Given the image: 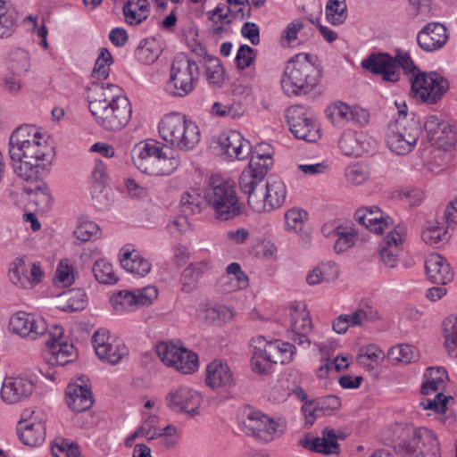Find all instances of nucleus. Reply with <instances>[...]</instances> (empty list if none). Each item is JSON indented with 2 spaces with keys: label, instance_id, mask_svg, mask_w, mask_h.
<instances>
[{
  "label": "nucleus",
  "instance_id": "nucleus-6",
  "mask_svg": "<svg viewBox=\"0 0 457 457\" xmlns=\"http://www.w3.org/2000/svg\"><path fill=\"white\" fill-rule=\"evenodd\" d=\"M98 101L89 109L96 122L108 131L123 129L131 118L132 109L129 99H120L113 104H104Z\"/></svg>",
  "mask_w": 457,
  "mask_h": 457
},
{
  "label": "nucleus",
  "instance_id": "nucleus-1",
  "mask_svg": "<svg viewBox=\"0 0 457 457\" xmlns=\"http://www.w3.org/2000/svg\"><path fill=\"white\" fill-rule=\"evenodd\" d=\"M320 71L310 60V54H299L291 58L285 67L281 87L288 96H303L319 84Z\"/></svg>",
  "mask_w": 457,
  "mask_h": 457
},
{
  "label": "nucleus",
  "instance_id": "nucleus-49",
  "mask_svg": "<svg viewBox=\"0 0 457 457\" xmlns=\"http://www.w3.org/2000/svg\"><path fill=\"white\" fill-rule=\"evenodd\" d=\"M17 26V14L14 10L6 8L4 0H0V37H7Z\"/></svg>",
  "mask_w": 457,
  "mask_h": 457
},
{
  "label": "nucleus",
  "instance_id": "nucleus-54",
  "mask_svg": "<svg viewBox=\"0 0 457 457\" xmlns=\"http://www.w3.org/2000/svg\"><path fill=\"white\" fill-rule=\"evenodd\" d=\"M93 273L96 279L102 284H114L118 278L113 270L112 265L104 260H98L93 266Z\"/></svg>",
  "mask_w": 457,
  "mask_h": 457
},
{
  "label": "nucleus",
  "instance_id": "nucleus-45",
  "mask_svg": "<svg viewBox=\"0 0 457 457\" xmlns=\"http://www.w3.org/2000/svg\"><path fill=\"white\" fill-rule=\"evenodd\" d=\"M333 233L337 237L334 245L337 253H343L354 245L357 233L353 226L340 225L333 230Z\"/></svg>",
  "mask_w": 457,
  "mask_h": 457
},
{
  "label": "nucleus",
  "instance_id": "nucleus-50",
  "mask_svg": "<svg viewBox=\"0 0 457 457\" xmlns=\"http://www.w3.org/2000/svg\"><path fill=\"white\" fill-rule=\"evenodd\" d=\"M201 315L207 323H223L231 318V312L223 305L205 304L203 307Z\"/></svg>",
  "mask_w": 457,
  "mask_h": 457
},
{
  "label": "nucleus",
  "instance_id": "nucleus-27",
  "mask_svg": "<svg viewBox=\"0 0 457 457\" xmlns=\"http://www.w3.org/2000/svg\"><path fill=\"white\" fill-rule=\"evenodd\" d=\"M428 278L436 284L445 285L453 278V273L446 260L438 253H431L425 262Z\"/></svg>",
  "mask_w": 457,
  "mask_h": 457
},
{
  "label": "nucleus",
  "instance_id": "nucleus-17",
  "mask_svg": "<svg viewBox=\"0 0 457 457\" xmlns=\"http://www.w3.org/2000/svg\"><path fill=\"white\" fill-rule=\"evenodd\" d=\"M63 328L61 326L54 325L47 336L48 338L45 341L51 354L49 362L53 365L64 366L72 361L77 356L73 345L61 342Z\"/></svg>",
  "mask_w": 457,
  "mask_h": 457
},
{
  "label": "nucleus",
  "instance_id": "nucleus-26",
  "mask_svg": "<svg viewBox=\"0 0 457 457\" xmlns=\"http://www.w3.org/2000/svg\"><path fill=\"white\" fill-rule=\"evenodd\" d=\"M335 430L330 428H325L322 430L321 437H313L306 435L304 438L299 440V445L311 451L321 453H332L338 448Z\"/></svg>",
  "mask_w": 457,
  "mask_h": 457
},
{
  "label": "nucleus",
  "instance_id": "nucleus-9",
  "mask_svg": "<svg viewBox=\"0 0 457 457\" xmlns=\"http://www.w3.org/2000/svg\"><path fill=\"white\" fill-rule=\"evenodd\" d=\"M242 426L246 435L262 442H270L282 432L278 421L260 411L252 409L245 411Z\"/></svg>",
  "mask_w": 457,
  "mask_h": 457
},
{
  "label": "nucleus",
  "instance_id": "nucleus-32",
  "mask_svg": "<svg viewBox=\"0 0 457 457\" xmlns=\"http://www.w3.org/2000/svg\"><path fill=\"white\" fill-rule=\"evenodd\" d=\"M120 262L128 272L141 277L147 275L152 268L148 260L142 257L137 250H130L129 247H123L121 249Z\"/></svg>",
  "mask_w": 457,
  "mask_h": 457
},
{
  "label": "nucleus",
  "instance_id": "nucleus-33",
  "mask_svg": "<svg viewBox=\"0 0 457 457\" xmlns=\"http://www.w3.org/2000/svg\"><path fill=\"white\" fill-rule=\"evenodd\" d=\"M295 353V346L288 342H269L262 349V356L270 363H289Z\"/></svg>",
  "mask_w": 457,
  "mask_h": 457
},
{
  "label": "nucleus",
  "instance_id": "nucleus-18",
  "mask_svg": "<svg viewBox=\"0 0 457 457\" xmlns=\"http://www.w3.org/2000/svg\"><path fill=\"white\" fill-rule=\"evenodd\" d=\"M214 143L220 154L237 160L246 159L252 152L251 144L245 139L240 132L229 130L217 137Z\"/></svg>",
  "mask_w": 457,
  "mask_h": 457
},
{
  "label": "nucleus",
  "instance_id": "nucleus-40",
  "mask_svg": "<svg viewBox=\"0 0 457 457\" xmlns=\"http://www.w3.org/2000/svg\"><path fill=\"white\" fill-rule=\"evenodd\" d=\"M427 381L422 384L421 393L423 395H429L430 393L437 392L445 387L447 373L443 368H428L425 373Z\"/></svg>",
  "mask_w": 457,
  "mask_h": 457
},
{
  "label": "nucleus",
  "instance_id": "nucleus-4",
  "mask_svg": "<svg viewBox=\"0 0 457 457\" xmlns=\"http://www.w3.org/2000/svg\"><path fill=\"white\" fill-rule=\"evenodd\" d=\"M247 195V203L255 212H270L280 207L286 199V186L281 179L271 176L268 179L265 187L261 184L253 189L241 190Z\"/></svg>",
  "mask_w": 457,
  "mask_h": 457
},
{
  "label": "nucleus",
  "instance_id": "nucleus-55",
  "mask_svg": "<svg viewBox=\"0 0 457 457\" xmlns=\"http://www.w3.org/2000/svg\"><path fill=\"white\" fill-rule=\"evenodd\" d=\"M224 68L218 58H209L207 60L205 77L209 84L220 87L225 79Z\"/></svg>",
  "mask_w": 457,
  "mask_h": 457
},
{
  "label": "nucleus",
  "instance_id": "nucleus-36",
  "mask_svg": "<svg viewBox=\"0 0 457 457\" xmlns=\"http://www.w3.org/2000/svg\"><path fill=\"white\" fill-rule=\"evenodd\" d=\"M163 146H158V153L154 165L153 176H168L170 175L179 165V160L173 156L171 150H164Z\"/></svg>",
  "mask_w": 457,
  "mask_h": 457
},
{
  "label": "nucleus",
  "instance_id": "nucleus-7",
  "mask_svg": "<svg viewBox=\"0 0 457 457\" xmlns=\"http://www.w3.org/2000/svg\"><path fill=\"white\" fill-rule=\"evenodd\" d=\"M409 81L413 97L428 104H436L449 89L448 81L436 72L420 71Z\"/></svg>",
  "mask_w": 457,
  "mask_h": 457
},
{
  "label": "nucleus",
  "instance_id": "nucleus-63",
  "mask_svg": "<svg viewBox=\"0 0 457 457\" xmlns=\"http://www.w3.org/2000/svg\"><path fill=\"white\" fill-rule=\"evenodd\" d=\"M387 356L391 361L405 363L411 362L415 358L413 349L409 345H400L391 347Z\"/></svg>",
  "mask_w": 457,
  "mask_h": 457
},
{
  "label": "nucleus",
  "instance_id": "nucleus-44",
  "mask_svg": "<svg viewBox=\"0 0 457 457\" xmlns=\"http://www.w3.org/2000/svg\"><path fill=\"white\" fill-rule=\"evenodd\" d=\"M200 129L198 126L191 121L184 130L180 132L177 141L174 142L172 146H175L182 151H188L193 149L200 141Z\"/></svg>",
  "mask_w": 457,
  "mask_h": 457
},
{
  "label": "nucleus",
  "instance_id": "nucleus-59",
  "mask_svg": "<svg viewBox=\"0 0 457 457\" xmlns=\"http://www.w3.org/2000/svg\"><path fill=\"white\" fill-rule=\"evenodd\" d=\"M422 239L426 244L437 245L448 241L449 236L443 226H428L422 232Z\"/></svg>",
  "mask_w": 457,
  "mask_h": 457
},
{
  "label": "nucleus",
  "instance_id": "nucleus-34",
  "mask_svg": "<svg viewBox=\"0 0 457 457\" xmlns=\"http://www.w3.org/2000/svg\"><path fill=\"white\" fill-rule=\"evenodd\" d=\"M233 375L225 362L213 361L207 366L206 383L212 388L230 387L233 385Z\"/></svg>",
  "mask_w": 457,
  "mask_h": 457
},
{
  "label": "nucleus",
  "instance_id": "nucleus-57",
  "mask_svg": "<svg viewBox=\"0 0 457 457\" xmlns=\"http://www.w3.org/2000/svg\"><path fill=\"white\" fill-rule=\"evenodd\" d=\"M10 68L14 74L21 75L29 71V54L23 48H15L10 53Z\"/></svg>",
  "mask_w": 457,
  "mask_h": 457
},
{
  "label": "nucleus",
  "instance_id": "nucleus-35",
  "mask_svg": "<svg viewBox=\"0 0 457 457\" xmlns=\"http://www.w3.org/2000/svg\"><path fill=\"white\" fill-rule=\"evenodd\" d=\"M2 399L8 403H15L26 397V380L21 378H8L3 382Z\"/></svg>",
  "mask_w": 457,
  "mask_h": 457
},
{
  "label": "nucleus",
  "instance_id": "nucleus-42",
  "mask_svg": "<svg viewBox=\"0 0 457 457\" xmlns=\"http://www.w3.org/2000/svg\"><path fill=\"white\" fill-rule=\"evenodd\" d=\"M27 255L17 257L11 263L9 269V278L11 282L18 287L26 288L29 283V276L27 275Z\"/></svg>",
  "mask_w": 457,
  "mask_h": 457
},
{
  "label": "nucleus",
  "instance_id": "nucleus-58",
  "mask_svg": "<svg viewBox=\"0 0 457 457\" xmlns=\"http://www.w3.org/2000/svg\"><path fill=\"white\" fill-rule=\"evenodd\" d=\"M159 422V417L154 414L146 416L143 423L137 428L138 433H141V436H144L146 440L151 441L162 436L161 428L157 426Z\"/></svg>",
  "mask_w": 457,
  "mask_h": 457
},
{
  "label": "nucleus",
  "instance_id": "nucleus-16",
  "mask_svg": "<svg viewBox=\"0 0 457 457\" xmlns=\"http://www.w3.org/2000/svg\"><path fill=\"white\" fill-rule=\"evenodd\" d=\"M405 238L406 228L400 224L390 229L384 237L378 252L380 261L386 267L395 268L397 265Z\"/></svg>",
  "mask_w": 457,
  "mask_h": 457
},
{
  "label": "nucleus",
  "instance_id": "nucleus-23",
  "mask_svg": "<svg viewBox=\"0 0 457 457\" xmlns=\"http://www.w3.org/2000/svg\"><path fill=\"white\" fill-rule=\"evenodd\" d=\"M272 165V159H263L252 155L248 168L245 169L239 178L240 189H249L259 186Z\"/></svg>",
  "mask_w": 457,
  "mask_h": 457
},
{
  "label": "nucleus",
  "instance_id": "nucleus-30",
  "mask_svg": "<svg viewBox=\"0 0 457 457\" xmlns=\"http://www.w3.org/2000/svg\"><path fill=\"white\" fill-rule=\"evenodd\" d=\"M66 403L73 411H86L94 403L92 392L87 386L71 383L66 388Z\"/></svg>",
  "mask_w": 457,
  "mask_h": 457
},
{
  "label": "nucleus",
  "instance_id": "nucleus-46",
  "mask_svg": "<svg viewBox=\"0 0 457 457\" xmlns=\"http://www.w3.org/2000/svg\"><path fill=\"white\" fill-rule=\"evenodd\" d=\"M445 347L449 355L457 357V317H448L443 323Z\"/></svg>",
  "mask_w": 457,
  "mask_h": 457
},
{
  "label": "nucleus",
  "instance_id": "nucleus-60",
  "mask_svg": "<svg viewBox=\"0 0 457 457\" xmlns=\"http://www.w3.org/2000/svg\"><path fill=\"white\" fill-rule=\"evenodd\" d=\"M328 118L337 126H340L343 121H349L350 115L352 114V108L344 103H336L329 106L326 111Z\"/></svg>",
  "mask_w": 457,
  "mask_h": 457
},
{
  "label": "nucleus",
  "instance_id": "nucleus-14",
  "mask_svg": "<svg viewBox=\"0 0 457 457\" xmlns=\"http://www.w3.org/2000/svg\"><path fill=\"white\" fill-rule=\"evenodd\" d=\"M426 139L431 145L445 151L452 149L456 142V134L453 126L438 118L431 115L424 123Z\"/></svg>",
  "mask_w": 457,
  "mask_h": 457
},
{
  "label": "nucleus",
  "instance_id": "nucleus-10",
  "mask_svg": "<svg viewBox=\"0 0 457 457\" xmlns=\"http://www.w3.org/2000/svg\"><path fill=\"white\" fill-rule=\"evenodd\" d=\"M409 457H440L439 443L435 433L424 427L416 428L412 437L398 444Z\"/></svg>",
  "mask_w": 457,
  "mask_h": 457
},
{
  "label": "nucleus",
  "instance_id": "nucleus-37",
  "mask_svg": "<svg viewBox=\"0 0 457 457\" xmlns=\"http://www.w3.org/2000/svg\"><path fill=\"white\" fill-rule=\"evenodd\" d=\"M87 296L82 289L73 288L60 295V309L64 312H78L87 305Z\"/></svg>",
  "mask_w": 457,
  "mask_h": 457
},
{
  "label": "nucleus",
  "instance_id": "nucleus-25",
  "mask_svg": "<svg viewBox=\"0 0 457 457\" xmlns=\"http://www.w3.org/2000/svg\"><path fill=\"white\" fill-rule=\"evenodd\" d=\"M54 153L52 145L30 149V179L46 177L51 170Z\"/></svg>",
  "mask_w": 457,
  "mask_h": 457
},
{
  "label": "nucleus",
  "instance_id": "nucleus-38",
  "mask_svg": "<svg viewBox=\"0 0 457 457\" xmlns=\"http://www.w3.org/2000/svg\"><path fill=\"white\" fill-rule=\"evenodd\" d=\"M306 25L303 19H297L287 24L280 37L281 44L295 46L307 39L308 34L303 32Z\"/></svg>",
  "mask_w": 457,
  "mask_h": 457
},
{
  "label": "nucleus",
  "instance_id": "nucleus-15",
  "mask_svg": "<svg viewBox=\"0 0 457 457\" xmlns=\"http://www.w3.org/2000/svg\"><path fill=\"white\" fill-rule=\"evenodd\" d=\"M167 406L175 412L195 416L202 402L201 395L186 386H180L170 391L165 396Z\"/></svg>",
  "mask_w": 457,
  "mask_h": 457
},
{
  "label": "nucleus",
  "instance_id": "nucleus-13",
  "mask_svg": "<svg viewBox=\"0 0 457 457\" xmlns=\"http://www.w3.org/2000/svg\"><path fill=\"white\" fill-rule=\"evenodd\" d=\"M92 344L97 357L108 364L116 365L129 356L128 347L120 340L112 338L104 328L94 333Z\"/></svg>",
  "mask_w": 457,
  "mask_h": 457
},
{
  "label": "nucleus",
  "instance_id": "nucleus-8",
  "mask_svg": "<svg viewBox=\"0 0 457 457\" xmlns=\"http://www.w3.org/2000/svg\"><path fill=\"white\" fill-rule=\"evenodd\" d=\"M157 355L162 361L183 374L195 372L198 368V356L182 345L173 343H160L156 346Z\"/></svg>",
  "mask_w": 457,
  "mask_h": 457
},
{
  "label": "nucleus",
  "instance_id": "nucleus-2",
  "mask_svg": "<svg viewBox=\"0 0 457 457\" xmlns=\"http://www.w3.org/2000/svg\"><path fill=\"white\" fill-rule=\"evenodd\" d=\"M204 199L220 220H231L242 212L234 183L219 176L210 178Z\"/></svg>",
  "mask_w": 457,
  "mask_h": 457
},
{
  "label": "nucleus",
  "instance_id": "nucleus-12",
  "mask_svg": "<svg viewBox=\"0 0 457 457\" xmlns=\"http://www.w3.org/2000/svg\"><path fill=\"white\" fill-rule=\"evenodd\" d=\"M29 148V125L15 129L9 140V154L14 173L24 181H29V161L26 150Z\"/></svg>",
  "mask_w": 457,
  "mask_h": 457
},
{
  "label": "nucleus",
  "instance_id": "nucleus-53",
  "mask_svg": "<svg viewBox=\"0 0 457 457\" xmlns=\"http://www.w3.org/2000/svg\"><path fill=\"white\" fill-rule=\"evenodd\" d=\"M112 62L113 59L110 51L105 47H102L92 71V76L97 79H107L110 73V66Z\"/></svg>",
  "mask_w": 457,
  "mask_h": 457
},
{
  "label": "nucleus",
  "instance_id": "nucleus-21",
  "mask_svg": "<svg viewBox=\"0 0 457 457\" xmlns=\"http://www.w3.org/2000/svg\"><path fill=\"white\" fill-rule=\"evenodd\" d=\"M376 140L363 132H345L339 140V148L347 156L360 157L376 149Z\"/></svg>",
  "mask_w": 457,
  "mask_h": 457
},
{
  "label": "nucleus",
  "instance_id": "nucleus-20",
  "mask_svg": "<svg viewBox=\"0 0 457 457\" xmlns=\"http://www.w3.org/2000/svg\"><path fill=\"white\" fill-rule=\"evenodd\" d=\"M291 331L289 338L299 346L304 349L309 348L311 340L308 336L312 330V322L310 313L303 306H294L290 309Z\"/></svg>",
  "mask_w": 457,
  "mask_h": 457
},
{
  "label": "nucleus",
  "instance_id": "nucleus-51",
  "mask_svg": "<svg viewBox=\"0 0 457 457\" xmlns=\"http://www.w3.org/2000/svg\"><path fill=\"white\" fill-rule=\"evenodd\" d=\"M30 202H33L37 207V212H46L52 202V195L46 184L41 182L34 188L30 187Z\"/></svg>",
  "mask_w": 457,
  "mask_h": 457
},
{
  "label": "nucleus",
  "instance_id": "nucleus-29",
  "mask_svg": "<svg viewBox=\"0 0 457 457\" xmlns=\"http://www.w3.org/2000/svg\"><path fill=\"white\" fill-rule=\"evenodd\" d=\"M192 120H187L180 113H171L166 115L159 123L158 130L161 137L170 145H173L174 142L179 137L180 132L189 125Z\"/></svg>",
  "mask_w": 457,
  "mask_h": 457
},
{
  "label": "nucleus",
  "instance_id": "nucleus-22",
  "mask_svg": "<svg viewBox=\"0 0 457 457\" xmlns=\"http://www.w3.org/2000/svg\"><path fill=\"white\" fill-rule=\"evenodd\" d=\"M354 219L376 234H383L386 230L394 228L392 219L385 216L378 207L358 209L354 213Z\"/></svg>",
  "mask_w": 457,
  "mask_h": 457
},
{
  "label": "nucleus",
  "instance_id": "nucleus-31",
  "mask_svg": "<svg viewBox=\"0 0 457 457\" xmlns=\"http://www.w3.org/2000/svg\"><path fill=\"white\" fill-rule=\"evenodd\" d=\"M120 88L114 84H104L97 83L94 84L89 89L88 94V107L92 109V106L96 102L104 103V104L112 105L120 99H128L125 96L120 94Z\"/></svg>",
  "mask_w": 457,
  "mask_h": 457
},
{
  "label": "nucleus",
  "instance_id": "nucleus-11",
  "mask_svg": "<svg viewBox=\"0 0 457 457\" xmlns=\"http://www.w3.org/2000/svg\"><path fill=\"white\" fill-rule=\"evenodd\" d=\"M286 116L290 130L296 138L307 142H316L320 138L319 125L303 106L289 107Z\"/></svg>",
  "mask_w": 457,
  "mask_h": 457
},
{
  "label": "nucleus",
  "instance_id": "nucleus-28",
  "mask_svg": "<svg viewBox=\"0 0 457 457\" xmlns=\"http://www.w3.org/2000/svg\"><path fill=\"white\" fill-rule=\"evenodd\" d=\"M157 153V145L140 142L131 150L132 162L141 172L154 175V165Z\"/></svg>",
  "mask_w": 457,
  "mask_h": 457
},
{
  "label": "nucleus",
  "instance_id": "nucleus-56",
  "mask_svg": "<svg viewBox=\"0 0 457 457\" xmlns=\"http://www.w3.org/2000/svg\"><path fill=\"white\" fill-rule=\"evenodd\" d=\"M382 356L383 353L377 345H370L360 349L357 361L360 365L371 370L382 359Z\"/></svg>",
  "mask_w": 457,
  "mask_h": 457
},
{
  "label": "nucleus",
  "instance_id": "nucleus-41",
  "mask_svg": "<svg viewBox=\"0 0 457 457\" xmlns=\"http://www.w3.org/2000/svg\"><path fill=\"white\" fill-rule=\"evenodd\" d=\"M210 269L208 261H201L187 266L182 273L183 290L190 292L197 283L199 278Z\"/></svg>",
  "mask_w": 457,
  "mask_h": 457
},
{
  "label": "nucleus",
  "instance_id": "nucleus-48",
  "mask_svg": "<svg viewBox=\"0 0 457 457\" xmlns=\"http://www.w3.org/2000/svg\"><path fill=\"white\" fill-rule=\"evenodd\" d=\"M203 198L197 189L191 188L186 191L180 198V209L185 215L200 212Z\"/></svg>",
  "mask_w": 457,
  "mask_h": 457
},
{
  "label": "nucleus",
  "instance_id": "nucleus-3",
  "mask_svg": "<svg viewBox=\"0 0 457 457\" xmlns=\"http://www.w3.org/2000/svg\"><path fill=\"white\" fill-rule=\"evenodd\" d=\"M199 79V66L183 54L175 57L172 62L170 77L165 84L168 95L184 97L195 87Z\"/></svg>",
  "mask_w": 457,
  "mask_h": 457
},
{
  "label": "nucleus",
  "instance_id": "nucleus-5",
  "mask_svg": "<svg viewBox=\"0 0 457 457\" xmlns=\"http://www.w3.org/2000/svg\"><path fill=\"white\" fill-rule=\"evenodd\" d=\"M421 133V124L413 113L410 119H397L390 123L386 142L396 154H406L412 151Z\"/></svg>",
  "mask_w": 457,
  "mask_h": 457
},
{
  "label": "nucleus",
  "instance_id": "nucleus-61",
  "mask_svg": "<svg viewBox=\"0 0 457 457\" xmlns=\"http://www.w3.org/2000/svg\"><path fill=\"white\" fill-rule=\"evenodd\" d=\"M307 213L300 209L292 208L285 213L286 228L288 231L299 232L302 230Z\"/></svg>",
  "mask_w": 457,
  "mask_h": 457
},
{
  "label": "nucleus",
  "instance_id": "nucleus-47",
  "mask_svg": "<svg viewBox=\"0 0 457 457\" xmlns=\"http://www.w3.org/2000/svg\"><path fill=\"white\" fill-rule=\"evenodd\" d=\"M34 421L30 423V446L41 445L46 436V415L43 412L36 414V411H32L30 414V420Z\"/></svg>",
  "mask_w": 457,
  "mask_h": 457
},
{
  "label": "nucleus",
  "instance_id": "nucleus-52",
  "mask_svg": "<svg viewBox=\"0 0 457 457\" xmlns=\"http://www.w3.org/2000/svg\"><path fill=\"white\" fill-rule=\"evenodd\" d=\"M8 331L12 335L26 338L29 336V313L19 311L9 320Z\"/></svg>",
  "mask_w": 457,
  "mask_h": 457
},
{
  "label": "nucleus",
  "instance_id": "nucleus-62",
  "mask_svg": "<svg viewBox=\"0 0 457 457\" xmlns=\"http://www.w3.org/2000/svg\"><path fill=\"white\" fill-rule=\"evenodd\" d=\"M353 326H363L367 322L378 318L377 310L370 305L357 308L352 314H348Z\"/></svg>",
  "mask_w": 457,
  "mask_h": 457
},
{
  "label": "nucleus",
  "instance_id": "nucleus-19",
  "mask_svg": "<svg viewBox=\"0 0 457 457\" xmlns=\"http://www.w3.org/2000/svg\"><path fill=\"white\" fill-rule=\"evenodd\" d=\"M361 67L372 74L380 75L383 81L396 82L400 79V71L395 59L388 54H371L361 62Z\"/></svg>",
  "mask_w": 457,
  "mask_h": 457
},
{
  "label": "nucleus",
  "instance_id": "nucleus-64",
  "mask_svg": "<svg viewBox=\"0 0 457 457\" xmlns=\"http://www.w3.org/2000/svg\"><path fill=\"white\" fill-rule=\"evenodd\" d=\"M345 175L349 183L358 186L368 179L370 171L365 165L356 163L348 166L345 169Z\"/></svg>",
  "mask_w": 457,
  "mask_h": 457
},
{
  "label": "nucleus",
  "instance_id": "nucleus-24",
  "mask_svg": "<svg viewBox=\"0 0 457 457\" xmlns=\"http://www.w3.org/2000/svg\"><path fill=\"white\" fill-rule=\"evenodd\" d=\"M448 39L446 28L438 22L428 23L417 36L420 48L432 52L443 47Z\"/></svg>",
  "mask_w": 457,
  "mask_h": 457
},
{
  "label": "nucleus",
  "instance_id": "nucleus-43",
  "mask_svg": "<svg viewBox=\"0 0 457 457\" xmlns=\"http://www.w3.org/2000/svg\"><path fill=\"white\" fill-rule=\"evenodd\" d=\"M200 129L198 126L191 121L184 130L180 132L177 141L174 142L172 146H175L182 151H188L193 149L200 141Z\"/></svg>",
  "mask_w": 457,
  "mask_h": 457
},
{
  "label": "nucleus",
  "instance_id": "nucleus-39",
  "mask_svg": "<svg viewBox=\"0 0 457 457\" xmlns=\"http://www.w3.org/2000/svg\"><path fill=\"white\" fill-rule=\"evenodd\" d=\"M232 13L233 10L229 7L225 9V4H219L213 10L207 12L208 19L212 22L210 30L212 35L218 36L225 31L224 25L231 22Z\"/></svg>",
  "mask_w": 457,
  "mask_h": 457
}]
</instances>
